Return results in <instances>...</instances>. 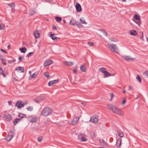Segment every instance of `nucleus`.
Instances as JSON below:
<instances>
[{
  "mask_svg": "<svg viewBox=\"0 0 148 148\" xmlns=\"http://www.w3.org/2000/svg\"><path fill=\"white\" fill-rule=\"evenodd\" d=\"M1 61L2 63L5 66L7 64L6 62V60L5 59L3 58H1Z\"/></svg>",
  "mask_w": 148,
  "mask_h": 148,
  "instance_id": "2f4dec72",
  "label": "nucleus"
},
{
  "mask_svg": "<svg viewBox=\"0 0 148 148\" xmlns=\"http://www.w3.org/2000/svg\"><path fill=\"white\" fill-rule=\"evenodd\" d=\"M34 52H30L28 53V54L26 56V57H29L31 56H32Z\"/></svg>",
  "mask_w": 148,
  "mask_h": 148,
  "instance_id": "79ce46f5",
  "label": "nucleus"
},
{
  "mask_svg": "<svg viewBox=\"0 0 148 148\" xmlns=\"http://www.w3.org/2000/svg\"><path fill=\"white\" fill-rule=\"evenodd\" d=\"M7 47L8 49H10L11 47L10 45H8Z\"/></svg>",
  "mask_w": 148,
  "mask_h": 148,
  "instance_id": "69168bd1",
  "label": "nucleus"
},
{
  "mask_svg": "<svg viewBox=\"0 0 148 148\" xmlns=\"http://www.w3.org/2000/svg\"><path fill=\"white\" fill-rule=\"evenodd\" d=\"M126 102V100L125 99H123V101L122 102V104H125Z\"/></svg>",
  "mask_w": 148,
  "mask_h": 148,
  "instance_id": "6e6d98bb",
  "label": "nucleus"
},
{
  "mask_svg": "<svg viewBox=\"0 0 148 148\" xmlns=\"http://www.w3.org/2000/svg\"><path fill=\"white\" fill-rule=\"evenodd\" d=\"M56 124L60 127L61 126V125L59 123H56Z\"/></svg>",
  "mask_w": 148,
  "mask_h": 148,
  "instance_id": "bf43d9fd",
  "label": "nucleus"
},
{
  "mask_svg": "<svg viewBox=\"0 0 148 148\" xmlns=\"http://www.w3.org/2000/svg\"><path fill=\"white\" fill-rule=\"evenodd\" d=\"M2 75L4 77H5L6 76V75L5 74L3 73V74H2Z\"/></svg>",
  "mask_w": 148,
  "mask_h": 148,
  "instance_id": "774afa93",
  "label": "nucleus"
},
{
  "mask_svg": "<svg viewBox=\"0 0 148 148\" xmlns=\"http://www.w3.org/2000/svg\"><path fill=\"white\" fill-rule=\"evenodd\" d=\"M42 136H40L38 138V142H40L42 141Z\"/></svg>",
  "mask_w": 148,
  "mask_h": 148,
  "instance_id": "c03bdc74",
  "label": "nucleus"
},
{
  "mask_svg": "<svg viewBox=\"0 0 148 148\" xmlns=\"http://www.w3.org/2000/svg\"><path fill=\"white\" fill-rule=\"evenodd\" d=\"M26 109L28 111H32L33 110V108L32 106H30L27 107Z\"/></svg>",
  "mask_w": 148,
  "mask_h": 148,
  "instance_id": "f704fd0d",
  "label": "nucleus"
},
{
  "mask_svg": "<svg viewBox=\"0 0 148 148\" xmlns=\"http://www.w3.org/2000/svg\"><path fill=\"white\" fill-rule=\"evenodd\" d=\"M56 35V34H51L50 37L51 39L53 40L54 41H58V40H59L60 39V38H58L56 36H55V35Z\"/></svg>",
  "mask_w": 148,
  "mask_h": 148,
  "instance_id": "f8f14e48",
  "label": "nucleus"
},
{
  "mask_svg": "<svg viewBox=\"0 0 148 148\" xmlns=\"http://www.w3.org/2000/svg\"><path fill=\"white\" fill-rule=\"evenodd\" d=\"M130 34L131 35L136 36L137 34V33L136 31L134 30H132L130 31Z\"/></svg>",
  "mask_w": 148,
  "mask_h": 148,
  "instance_id": "5701e85b",
  "label": "nucleus"
},
{
  "mask_svg": "<svg viewBox=\"0 0 148 148\" xmlns=\"http://www.w3.org/2000/svg\"><path fill=\"white\" fill-rule=\"evenodd\" d=\"M108 47L109 49L112 51L116 53H118V51L117 50V47L115 45L113 44H108Z\"/></svg>",
  "mask_w": 148,
  "mask_h": 148,
  "instance_id": "39448f33",
  "label": "nucleus"
},
{
  "mask_svg": "<svg viewBox=\"0 0 148 148\" xmlns=\"http://www.w3.org/2000/svg\"><path fill=\"white\" fill-rule=\"evenodd\" d=\"M21 119H19L16 118L13 121V124L16 125L17 123L20 121Z\"/></svg>",
  "mask_w": 148,
  "mask_h": 148,
  "instance_id": "a878e982",
  "label": "nucleus"
},
{
  "mask_svg": "<svg viewBox=\"0 0 148 148\" xmlns=\"http://www.w3.org/2000/svg\"><path fill=\"white\" fill-rule=\"evenodd\" d=\"M14 132V130H10V132L8 133L7 136L9 137L10 138H12L15 135Z\"/></svg>",
  "mask_w": 148,
  "mask_h": 148,
  "instance_id": "4468645a",
  "label": "nucleus"
},
{
  "mask_svg": "<svg viewBox=\"0 0 148 148\" xmlns=\"http://www.w3.org/2000/svg\"><path fill=\"white\" fill-rule=\"evenodd\" d=\"M132 20L136 23L138 26H140L141 23L140 18L139 16L137 14H135Z\"/></svg>",
  "mask_w": 148,
  "mask_h": 148,
  "instance_id": "20e7f679",
  "label": "nucleus"
},
{
  "mask_svg": "<svg viewBox=\"0 0 148 148\" xmlns=\"http://www.w3.org/2000/svg\"><path fill=\"white\" fill-rule=\"evenodd\" d=\"M122 139L121 138H119L116 141V145L117 148H120L121 147V144Z\"/></svg>",
  "mask_w": 148,
  "mask_h": 148,
  "instance_id": "dca6fc26",
  "label": "nucleus"
},
{
  "mask_svg": "<svg viewBox=\"0 0 148 148\" xmlns=\"http://www.w3.org/2000/svg\"><path fill=\"white\" fill-rule=\"evenodd\" d=\"M44 76L46 77L47 78H49V72H45L44 73Z\"/></svg>",
  "mask_w": 148,
  "mask_h": 148,
  "instance_id": "e433bc0d",
  "label": "nucleus"
},
{
  "mask_svg": "<svg viewBox=\"0 0 148 148\" xmlns=\"http://www.w3.org/2000/svg\"><path fill=\"white\" fill-rule=\"evenodd\" d=\"M143 76L147 78H148V71H144L143 73Z\"/></svg>",
  "mask_w": 148,
  "mask_h": 148,
  "instance_id": "7c9ffc66",
  "label": "nucleus"
},
{
  "mask_svg": "<svg viewBox=\"0 0 148 148\" xmlns=\"http://www.w3.org/2000/svg\"><path fill=\"white\" fill-rule=\"evenodd\" d=\"M11 138H9V137L7 136L5 138V139L8 141H9L11 139Z\"/></svg>",
  "mask_w": 148,
  "mask_h": 148,
  "instance_id": "8fccbe9b",
  "label": "nucleus"
},
{
  "mask_svg": "<svg viewBox=\"0 0 148 148\" xmlns=\"http://www.w3.org/2000/svg\"><path fill=\"white\" fill-rule=\"evenodd\" d=\"M107 106L108 109L111 110L114 113L119 115H123V112L121 110L114 105L109 104L107 105Z\"/></svg>",
  "mask_w": 148,
  "mask_h": 148,
  "instance_id": "f257e3e1",
  "label": "nucleus"
},
{
  "mask_svg": "<svg viewBox=\"0 0 148 148\" xmlns=\"http://www.w3.org/2000/svg\"><path fill=\"white\" fill-rule=\"evenodd\" d=\"M18 116L21 119L24 118H27L25 114L21 113H19Z\"/></svg>",
  "mask_w": 148,
  "mask_h": 148,
  "instance_id": "cd10ccee",
  "label": "nucleus"
},
{
  "mask_svg": "<svg viewBox=\"0 0 148 148\" xmlns=\"http://www.w3.org/2000/svg\"><path fill=\"white\" fill-rule=\"evenodd\" d=\"M79 118V116H78L77 117H75L73 119V120L71 121V123H69L73 125H76L78 123Z\"/></svg>",
  "mask_w": 148,
  "mask_h": 148,
  "instance_id": "6e6552de",
  "label": "nucleus"
},
{
  "mask_svg": "<svg viewBox=\"0 0 148 148\" xmlns=\"http://www.w3.org/2000/svg\"><path fill=\"white\" fill-rule=\"evenodd\" d=\"M76 21L72 18L70 21V24L71 25H74L76 24Z\"/></svg>",
  "mask_w": 148,
  "mask_h": 148,
  "instance_id": "b1692460",
  "label": "nucleus"
},
{
  "mask_svg": "<svg viewBox=\"0 0 148 148\" xmlns=\"http://www.w3.org/2000/svg\"><path fill=\"white\" fill-rule=\"evenodd\" d=\"M100 71L102 72L104 75V77L106 78L112 75L110 73L106 71V69L103 67L99 69Z\"/></svg>",
  "mask_w": 148,
  "mask_h": 148,
  "instance_id": "7ed1b4c3",
  "label": "nucleus"
},
{
  "mask_svg": "<svg viewBox=\"0 0 148 148\" xmlns=\"http://www.w3.org/2000/svg\"><path fill=\"white\" fill-rule=\"evenodd\" d=\"M64 64L66 66H71L73 64V63L72 62L65 61L64 62Z\"/></svg>",
  "mask_w": 148,
  "mask_h": 148,
  "instance_id": "aec40b11",
  "label": "nucleus"
},
{
  "mask_svg": "<svg viewBox=\"0 0 148 148\" xmlns=\"http://www.w3.org/2000/svg\"><path fill=\"white\" fill-rule=\"evenodd\" d=\"M98 116L96 115H95L91 117L89 121L95 123L97 122L98 120Z\"/></svg>",
  "mask_w": 148,
  "mask_h": 148,
  "instance_id": "0eeeda50",
  "label": "nucleus"
},
{
  "mask_svg": "<svg viewBox=\"0 0 148 148\" xmlns=\"http://www.w3.org/2000/svg\"><path fill=\"white\" fill-rule=\"evenodd\" d=\"M18 60L19 62H21L22 60V57L21 56H19L18 58Z\"/></svg>",
  "mask_w": 148,
  "mask_h": 148,
  "instance_id": "4d7b16f0",
  "label": "nucleus"
},
{
  "mask_svg": "<svg viewBox=\"0 0 148 148\" xmlns=\"http://www.w3.org/2000/svg\"><path fill=\"white\" fill-rule=\"evenodd\" d=\"M28 121L32 123H35L38 120L37 117L34 116H29L28 118Z\"/></svg>",
  "mask_w": 148,
  "mask_h": 148,
  "instance_id": "423d86ee",
  "label": "nucleus"
},
{
  "mask_svg": "<svg viewBox=\"0 0 148 148\" xmlns=\"http://www.w3.org/2000/svg\"><path fill=\"white\" fill-rule=\"evenodd\" d=\"M11 61H12V62H16V60L15 59H14V60H11Z\"/></svg>",
  "mask_w": 148,
  "mask_h": 148,
  "instance_id": "338daca9",
  "label": "nucleus"
},
{
  "mask_svg": "<svg viewBox=\"0 0 148 148\" xmlns=\"http://www.w3.org/2000/svg\"><path fill=\"white\" fill-rule=\"evenodd\" d=\"M118 136L122 138L124 136V134L122 132H119L118 133Z\"/></svg>",
  "mask_w": 148,
  "mask_h": 148,
  "instance_id": "ea45409f",
  "label": "nucleus"
},
{
  "mask_svg": "<svg viewBox=\"0 0 148 148\" xmlns=\"http://www.w3.org/2000/svg\"><path fill=\"white\" fill-rule=\"evenodd\" d=\"M21 103L20 101H17L15 104V106H17L18 108H21Z\"/></svg>",
  "mask_w": 148,
  "mask_h": 148,
  "instance_id": "c85d7f7f",
  "label": "nucleus"
},
{
  "mask_svg": "<svg viewBox=\"0 0 148 148\" xmlns=\"http://www.w3.org/2000/svg\"><path fill=\"white\" fill-rule=\"evenodd\" d=\"M16 71H21V72L24 73V69L23 67L20 66H18L15 68Z\"/></svg>",
  "mask_w": 148,
  "mask_h": 148,
  "instance_id": "412c9836",
  "label": "nucleus"
},
{
  "mask_svg": "<svg viewBox=\"0 0 148 148\" xmlns=\"http://www.w3.org/2000/svg\"><path fill=\"white\" fill-rule=\"evenodd\" d=\"M87 140V139H86L85 138L82 137L81 138V141L82 142L85 141Z\"/></svg>",
  "mask_w": 148,
  "mask_h": 148,
  "instance_id": "de8ad7c7",
  "label": "nucleus"
},
{
  "mask_svg": "<svg viewBox=\"0 0 148 148\" xmlns=\"http://www.w3.org/2000/svg\"><path fill=\"white\" fill-rule=\"evenodd\" d=\"M77 72V69L76 68L75 69H73V73L75 74H76Z\"/></svg>",
  "mask_w": 148,
  "mask_h": 148,
  "instance_id": "09e8293b",
  "label": "nucleus"
},
{
  "mask_svg": "<svg viewBox=\"0 0 148 148\" xmlns=\"http://www.w3.org/2000/svg\"><path fill=\"white\" fill-rule=\"evenodd\" d=\"M6 121H10L12 119V117L8 113H6L4 115Z\"/></svg>",
  "mask_w": 148,
  "mask_h": 148,
  "instance_id": "1a4fd4ad",
  "label": "nucleus"
},
{
  "mask_svg": "<svg viewBox=\"0 0 148 148\" xmlns=\"http://www.w3.org/2000/svg\"><path fill=\"white\" fill-rule=\"evenodd\" d=\"M24 105H25V104L24 103H21V108L22 107H23L24 106Z\"/></svg>",
  "mask_w": 148,
  "mask_h": 148,
  "instance_id": "0e129e2a",
  "label": "nucleus"
},
{
  "mask_svg": "<svg viewBox=\"0 0 148 148\" xmlns=\"http://www.w3.org/2000/svg\"><path fill=\"white\" fill-rule=\"evenodd\" d=\"M8 5L11 8L12 10L14 9L15 7V5L14 3H12Z\"/></svg>",
  "mask_w": 148,
  "mask_h": 148,
  "instance_id": "4c0bfd02",
  "label": "nucleus"
},
{
  "mask_svg": "<svg viewBox=\"0 0 148 148\" xmlns=\"http://www.w3.org/2000/svg\"><path fill=\"white\" fill-rule=\"evenodd\" d=\"M110 39L111 40L112 42H116V40H114V39L113 38H111Z\"/></svg>",
  "mask_w": 148,
  "mask_h": 148,
  "instance_id": "052dcab7",
  "label": "nucleus"
},
{
  "mask_svg": "<svg viewBox=\"0 0 148 148\" xmlns=\"http://www.w3.org/2000/svg\"><path fill=\"white\" fill-rule=\"evenodd\" d=\"M53 110L49 107H46L43 109L41 113V115L47 117L51 114Z\"/></svg>",
  "mask_w": 148,
  "mask_h": 148,
  "instance_id": "f03ea898",
  "label": "nucleus"
},
{
  "mask_svg": "<svg viewBox=\"0 0 148 148\" xmlns=\"http://www.w3.org/2000/svg\"><path fill=\"white\" fill-rule=\"evenodd\" d=\"M129 88L130 90H134V89L132 88V87L130 86H129Z\"/></svg>",
  "mask_w": 148,
  "mask_h": 148,
  "instance_id": "13d9d810",
  "label": "nucleus"
},
{
  "mask_svg": "<svg viewBox=\"0 0 148 148\" xmlns=\"http://www.w3.org/2000/svg\"><path fill=\"white\" fill-rule=\"evenodd\" d=\"M76 11L78 12H80L81 11L82 8L81 5L78 3H77L75 6Z\"/></svg>",
  "mask_w": 148,
  "mask_h": 148,
  "instance_id": "f3484780",
  "label": "nucleus"
},
{
  "mask_svg": "<svg viewBox=\"0 0 148 148\" xmlns=\"http://www.w3.org/2000/svg\"><path fill=\"white\" fill-rule=\"evenodd\" d=\"M80 70L83 72H86V68L85 67V65L83 64L80 66Z\"/></svg>",
  "mask_w": 148,
  "mask_h": 148,
  "instance_id": "6ab92c4d",
  "label": "nucleus"
},
{
  "mask_svg": "<svg viewBox=\"0 0 148 148\" xmlns=\"http://www.w3.org/2000/svg\"><path fill=\"white\" fill-rule=\"evenodd\" d=\"M35 13V11L32 9L30 10L29 11V14L30 15L32 16L34 15Z\"/></svg>",
  "mask_w": 148,
  "mask_h": 148,
  "instance_id": "c756f323",
  "label": "nucleus"
},
{
  "mask_svg": "<svg viewBox=\"0 0 148 148\" xmlns=\"http://www.w3.org/2000/svg\"><path fill=\"white\" fill-rule=\"evenodd\" d=\"M110 95L111 96V99L110 100V101H111V100H112L113 97H114V94L113 93H111L110 94Z\"/></svg>",
  "mask_w": 148,
  "mask_h": 148,
  "instance_id": "864d4df0",
  "label": "nucleus"
},
{
  "mask_svg": "<svg viewBox=\"0 0 148 148\" xmlns=\"http://www.w3.org/2000/svg\"><path fill=\"white\" fill-rule=\"evenodd\" d=\"M14 132V130H10V132L8 133L7 136L9 137L10 138H12L15 135Z\"/></svg>",
  "mask_w": 148,
  "mask_h": 148,
  "instance_id": "2eb2a0df",
  "label": "nucleus"
},
{
  "mask_svg": "<svg viewBox=\"0 0 148 148\" xmlns=\"http://www.w3.org/2000/svg\"><path fill=\"white\" fill-rule=\"evenodd\" d=\"M52 27L53 30H56L57 29V27L54 25H52Z\"/></svg>",
  "mask_w": 148,
  "mask_h": 148,
  "instance_id": "5fc2aeb1",
  "label": "nucleus"
},
{
  "mask_svg": "<svg viewBox=\"0 0 148 148\" xmlns=\"http://www.w3.org/2000/svg\"><path fill=\"white\" fill-rule=\"evenodd\" d=\"M19 49L22 53H25L27 51V49L25 47L20 48Z\"/></svg>",
  "mask_w": 148,
  "mask_h": 148,
  "instance_id": "bb28decb",
  "label": "nucleus"
},
{
  "mask_svg": "<svg viewBox=\"0 0 148 148\" xmlns=\"http://www.w3.org/2000/svg\"><path fill=\"white\" fill-rule=\"evenodd\" d=\"M87 44L89 46H90V47L94 45L93 43L92 42H87Z\"/></svg>",
  "mask_w": 148,
  "mask_h": 148,
  "instance_id": "49530a36",
  "label": "nucleus"
},
{
  "mask_svg": "<svg viewBox=\"0 0 148 148\" xmlns=\"http://www.w3.org/2000/svg\"><path fill=\"white\" fill-rule=\"evenodd\" d=\"M0 50L2 52H3V53L4 54H6V53H7L6 51L5 50H4L3 49H0Z\"/></svg>",
  "mask_w": 148,
  "mask_h": 148,
  "instance_id": "3c124183",
  "label": "nucleus"
},
{
  "mask_svg": "<svg viewBox=\"0 0 148 148\" xmlns=\"http://www.w3.org/2000/svg\"><path fill=\"white\" fill-rule=\"evenodd\" d=\"M38 98L40 100H41V101H42V100L45 99V97L44 96H41L39 97Z\"/></svg>",
  "mask_w": 148,
  "mask_h": 148,
  "instance_id": "a19ab883",
  "label": "nucleus"
},
{
  "mask_svg": "<svg viewBox=\"0 0 148 148\" xmlns=\"http://www.w3.org/2000/svg\"><path fill=\"white\" fill-rule=\"evenodd\" d=\"M136 78L139 83H141L142 81L139 75H137Z\"/></svg>",
  "mask_w": 148,
  "mask_h": 148,
  "instance_id": "72a5a7b5",
  "label": "nucleus"
},
{
  "mask_svg": "<svg viewBox=\"0 0 148 148\" xmlns=\"http://www.w3.org/2000/svg\"><path fill=\"white\" fill-rule=\"evenodd\" d=\"M75 25L79 28H82L83 27V26L81 24L78 22H77Z\"/></svg>",
  "mask_w": 148,
  "mask_h": 148,
  "instance_id": "473e14b6",
  "label": "nucleus"
},
{
  "mask_svg": "<svg viewBox=\"0 0 148 148\" xmlns=\"http://www.w3.org/2000/svg\"><path fill=\"white\" fill-rule=\"evenodd\" d=\"M58 82H59V80L58 79L52 80V81H50L49 82V83L48 84V85L49 86H52L53 84H56L57 83H58Z\"/></svg>",
  "mask_w": 148,
  "mask_h": 148,
  "instance_id": "9b49d317",
  "label": "nucleus"
},
{
  "mask_svg": "<svg viewBox=\"0 0 148 148\" xmlns=\"http://www.w3.org/2000/svg\"><path fill=\"white\" fill-rule=\"evenodd\" d=\"M3 71L2 68H0V75H2L3 74Z\"/></svg>",
  "mask_w": 148,
  "mask_h": 148,
  "instance_id": "603ef678",
  "label": "nucleus"
},
{
  "mask_svg": "<svg viewBox=\"0 0 148 148\" xmlns=\"http://www.w3.org/2000/svg\"><path fill=\"white\" fill-rule=\"evenodd\" d=\"M34 35L35 37L36 38H38L40 36L39 33L38 31L35 32Z\"/></svg>",
  "mask_w": 148,
  "mask_h": 148,
  "instance_id": "393cba45",
  "label": "nucleus"
},
{
  "mask_svg": "<svg viewBox=\"0 0 148 148\" xmlns=\"http://www.w3.org/2000/svg\"><path fill=\"white\" fill-rule=\"evenodd\" d=\"M35 101L37 103H39L41 101V100L39 99L38 97H37V98L35 99Z\"/></svg>",
  "mask_w": 148,
  "mask_h": 148,
  "instance_id": "37998d69",
  "label": "nucleus"
},
{
  "mask_svg": "<svg viewBox=\"0 0 148 148\" xmlns=\"http://www.w3.org/2000/svg\"><path fill=\"white\" fill-rule=\"evenodd\" d=\"M8 103L9 105H12V102L11 101H8Z\"/></svg>",
  "mask_w": 148,
  "mask_h": 148,
  "instance_id": "e2e57ef3",
  "label": "nucleus"
},
{
  "mask_svg": "<svg viewBox=\"0 0 148 148\" xmlns=\"http://www.w3.org/2000/svg\"><path fill=\"white\" fill-rule=\"evenodd\" d=\"M80 21L81 23H82L84 24H87L85 22V21L84 20L82 19L81 18L80 19Z\"/></svg>",
  "mask_w": 148,
  "mask_h": 148,
  "instance_id": "a18cd8bd",
  "label": "nucleus"
},
{
  "mask_svg": "<svg viewBox=\"0 0 148 148\" xmlns=\"http://www.w3.org/2000/svg\"><path fill=\"white\" fill-rule=\"evenodd\" d=\"M14 132V130H10V132L8 133L7 136L9 137L10 138H12L15 135Z\"/></svg>",
  "mask_w": 148,
  "mask_h": 148,
  "instance_id": "ddd939ff",
  "label": "nucleus"
},
{
  "mask_svg": "<svg viewBox=\"0 0 148 148\" xmlns=\"http://www.w3.org/2000/svg\"><path fill=\"white\" fill-rule=\"evenodd\" d=\"M53 62L52 60H46L44 64V66H48L52 64Z\"/></svg>",
  "mask_w": 148,
  "mask_h": 148,
  "instance_id": "9d476101",
  "label": "nucleus"
},
{
  "mask_svg": "<svg viewBox=\"0 0 148 148\" xmlns=\"http://www.w3.org/2000/svg\"><path fill=\"white\" fill-rule=\"evenodd\" d=\"M38 73H34L32 75H30L29 77V79H31L32 78H35L37 76Z\"/></svg>",
  "mask_w": 148,
  "mask_h": 148,
  "instance_id": "4be33fe9",
  "label": "nucleus"
},
{
  "mask_svg": "<svg viewBox=\"0 0 148 148\" xmlns=\"http://www.w3.org/2000/svg\"><path fill=\"white\" fill-rule=\"evenodd\" d=\"M99 142L100 143H101L102 145L103 146H104L106 145V143L103 140L100 139Z\"/></svg>",
  "mask_w": 148,
  "mask_h": 148,
  "instance_id": "c9c22d12",
  "label": "nucleus"
},
{
  "mask_svg": "<svg viewBox=\"0 0 148 148\" xmlns=\"http://www.w3.org/2000/svg\"><path fill=\"white\" fill-rule=\"evenodd\" d=\"M103 34H104V35H105L106 36H107V32L103 31Z\"/></svg>",
  "mask_w": 148,
  "mask_h": 148,
  "instance_id": "680f3d73",
  "label": "nucleus"
},
{
  "mask_svg": "<svg viewBox=\"0 0 148 148\" xmlns=\"http://www.w3.org/2000/svg\"><path fill=\"white\" fill-rule=\"evenodd\" d=\"M55 19H56V21L57 22H58L62 20V18L61 17L58 16L56 17L55 18Z\"/></svg>",
  "mask_w": 148,
  "mask_h": 148,
  "instance_id": "58836bf2",
  "label": "nucleus"
},
{
  "mask_svg": "<svg viewBox=\"0 0 148 148\" xmlns=\"http://www.w3.org/2000/svg\"><path fill=\"white\" fill-rule=\"evenodd\" d=\"M122 57L123 59L127 61H129L130 60H133L132 58H130L128 56H122Z\"/></svg>",
  "mask_w": 148,
  "mask_h": 148,
  "instance_id": "a211bd4d",
  "label": "nucleus"
}]
</instances>
